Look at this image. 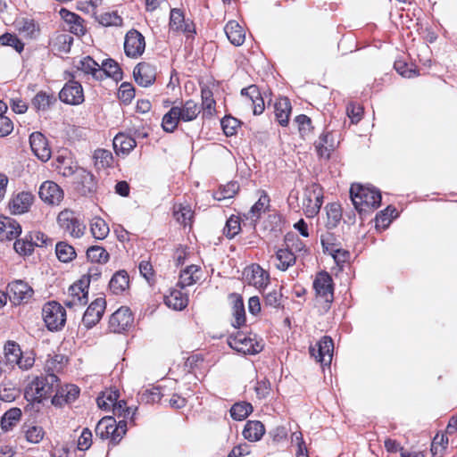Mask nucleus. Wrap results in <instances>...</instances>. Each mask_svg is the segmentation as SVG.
<instances>
[{"instance_id":"obj_1","label":"nucleus","mask_w":457,"mask_h":457,"mask_svg":"<svg viewBox=\"0 0 457 457\" xmlns=\"http://www.w3.org/2000/svg\"><path fill=\"white\" fill-rule=\"evenodd\" d=\"M350 196L355 209L360 212H370L379 207L381 194L371 187L361 184H353L350 188Z\"/></svg>"},{"instance_id":"obj_2","label":"nucleus","mask_w":457,"mask_h":457,"mask_svg":"<svg viewBox=\"0 0 457 457\" xmlns=\"http://www.w3.org/2000/svg\"><path fill=\"white\" fill-rule=\"evenodd\" d=\"M58 378L54 374L37 377L25 388V397L32 402L40 403L48 398L59 386Z\"/></svg>"},{"instance_id":"obj_3","label":"nucleus","mask_w":457,"mask_h":457,"mask_svg":"<svg viewBox=\"0 0 457 457\" xmlns=\"http://www.w3.org/2000/svg\"><path fill=\"white\" fill-rule=\"evenodd\" d=\"M228 345L243 354H256L263 349L262 340L256 334L237 332L228 338Z\"/></svg>"},{"instance_id":"obj_4","label":"nucleus","mask_w":457,"mask_h":457,"mask_svg":"<svg viewBox=\"0 0 457 457\" xmlns=\"http://www.w3.org/2000/svg\"><path fill=\"white\" fill-rule=\"evenodd\" d=\"M42 315L47 328L51 331L62 329L66 323V311L55 301L48 302L43 306Z\"/></svg>"},{"instance_id":"obj_5","label":"nucleus","mask_w":457,"mask_h":457,"mask_svg":"<svg viewBox=\"0 0 457 457\" xmlns=\"http://www.w3.org/2000/svg\"><path fill=\"white\" fill-rule=\"evenodd\" d=\"M323 204V191L320 185L312 183L308 185L303 193V209L306 217H315Z\"/></svg>"},{"instance_id":"obj_6","label":"nucleus","mask_w":457,"mask_h":457,"mask_svg":"<svg viewBox=\"0 0 457 457\" xmlns=\"http://www.w3.org/2000/svg\"><path fill=\"white\" fill-rule=\"evenodd\" d=\"M88 279L81 278L71 285L68 289V295L63 303L71 309L81 307L88 302Z\"/></svg>"},{"instance_id":"obj_7","label":"nucleus","mask_w":457,"mask_h":457,"mask_svg":"<svg viewBox=\"0 0 457 457\" xmlns=\"http://www.w3.org/2000/svg\"><path fill=\"white\" fill-rule=\"evenodd\" d=\"M7 297L14 305L28 303L32 297V287L23 280H15L8 284Z\"/></svg>"},{"instance_id":"obj_8","label":"nucleus","mask_w":457,"mask_h":457,"mask_svg":"<svg viewBox=\"0 0 457 457\" xmlns=\"http://www.w3.org/2000/svg\"><path fill=\"white\" fill-rule=\"evenodd\" d=\"M60 227L73 237L83 236L86 226L79 221L74 212L69 210L61 212L57 217Z\"/></svg>"},{"instance_id":"obj_9","label":"nucleus","mask_w":457,"mask_h":457,"mask_svg":"<svg viewBox=\"0 0 457 457\" xmlns=\"http://www.w3.org/2000/svg\"><path fill=\"white\" fill-rule=\"evenodd\" d=\"M310 354L323 365H330L333 358L334 343L331 337H323L314 345L310 346Z\"/></svg>"},{"instance_id":"obj_10","label":"nucleus","mask_w":457,"mask_h":457,"mask_svg":"<svg viewBox=\"0 0 457 457\" xmlns=\"http://www.w3.org/2000/svg\"><path fill=\"white\" fill-rule=\"evenodd\" d=\"M316 295L322 298L327 303L334 299V283L332 277L327 271L319 272L313 281Z\"/></svg>"},{"instance_id":"obj_11","label":"nucleus","mask_w":457,"mask_h":457,"mask_svg":"<svg viewBox=\"0 0 457 457\" xmlns=\"http://www.w3.org/2000/svg\"><path fill=\"white\" fill-rule=\"evenodd\" d=\"M134 320L129 308L120 307L114 312L109 319V329L113 333H121L128 330Z\"/></svg>"},{"instance_id":"obj_12","label":"nucleus","mask_w":457,"mask_h":457,"mask_svg":"<svg viewBox=\"0 0 457 457\" xmlns=\"http://www.w3.org/2000/svg\"><path fill=\"white\" fill-rule=\"evenodd\" d=\"M106 308L105 299L98 297L87 308L82 317V323L89 329L96 326L102 319Z\"/></svg>"},{"instance_id":"obj_13","label":"nucleus","mask_w":457,"mask_h":457,"mask_svg":"<svg viewBox=\"0 0 457 457\" xmlns=\"http://www.w3.org/2000/svg\"><path fill=\"white\" fill-rule=\"evenodd\" d=\"M145 48L144 36L136 29L129 30L125 37L124 51L127 56L137 58L142 55Z\"/></svg>"},{"instance_id":"obj_14","label":"nucleus","mask_w":457,"mask_h":457,"mask_svg":"<svg viewBox=\"0 0 457 457\" xmlns=\"http://www.w3.org/2000/svg\"><path fill=\"white\" fill-rule=\"evenodd\" d=\"M38 195L40 199L49 205H58L64 196L61 187L51 180H46L41 184Z\"/></svg>"},{"instance_id":"obj_15","label":"nucleus","mask_w":457,"mask_h":457,"mask_svg":"<svg viewBox=\"0 0 457 457\" xmlns=\"http://www.w3.org/2000/svg\"><path fill=\"white\" fill-rule=\"evenodd\" d=\"M59 98L62 102L71 104L79 105L84 102V92L80 83L70 80L61 90Z\"/></svg>"},{"instance_id":"obj_16","label":"nucleus","mask_w":457,"mask_h":457,"mask_svg":"<svg viewBox=\"0 0 457 457\" xmlns=\"http://www.w3.org/2000/svg\"><path fill=\"white\" fill-rule=\"evenodd\" d=\"M35 196L32 193L22 191L13 195L9 201L10 212L14 215L23 214L29 211L33 204Z\"/></svg>"},{"instance_id":"obj_17","label":"nucleus","mask_w":457,"mask_h":457,"mask_svg":"<svg viewBox=\"0 0 457 457\" xmlns=\"http://www.w3.org/2000/svg\"><path fill=\"white\" fill-rule=\"evenodd\" d=\"M245 281L258 289H262L267 286L269 282V273L265 271L260 265L253 264L244 270Z\"/></svg>"},{"instance_id":"obj_18","label":"nucleus","mask_w":457,"mask_h":457,"mask_svg":"<svg viewBox=\"0 0 457 457\" xmlns=\"http://www.w3.org/2000/svg\"><path fill=\"white\" fill-rule=\"evenodd\" d=\"M170 29L173 31H182L187 37H193L195 33V25L187 21L181 10L174 8L170 11Z\"/></svg>"},{"instance_id":"obj_19","label":"nucleus","mask_w":457,"mask_h":457,"mask_svg":"<svg viewBox=\"0 0 457 457\" xmlns=\"http://www.w3.org/2000/svg\"><path fill=\"white\" fill-rule=\"evenodd\" d=\"M29 144L34 154L42 162H47L51 157V149L46 137L40 132H34L29 137Z\"/></svg>"},{"instance_id":"obj_20","label":"nucleus","mask_w":457,"mask_h":457,"mask_svg":"<svg viewBox=\"0 0 457 457\" xmlns=\"http://www.w3.org/2000/svg\"><path fill=\"white\" fill-rule=\"evenodd\" d=\"M96 434L102 439H110L113 445L120 441L115 439L117 424L116 420L112 417H104L101 419L96 427Z\"/></svg>"},{"instance_id":"obj_21","label":"nucleus","mask_w":457,"mask_h":457,"mask_svg":"<svg viewBox=\"0 0 457 457\" xmlns=\"http://www.w3.org/2000/svg\"><path fill=\"white\" fill-rule=\"evenodd\" d=\"M133 75L139 86L148 87L155 81L156 71L150 63L140 62L135 67Z\"/></svg>"},{"instance_id":"obj_22","label":"nucleus","mask_w":457,"mask_h":457,"mask_svg":"<svg viewBox=\"0 0 457 457\" xmlns=\"http://www.w3.org/2000/svg\"><path fill=\"white\" fill-rule=\"evenodd\" d=\"M55 391L52 403L57 407L74 402L79 395V388L75 385H65L60 388L57 387Z\"/></svg>"},{"instance_id":"obj_23","label":"nucleus","mask_w":457,"mask_h":457,"mask_svg":"<svg viewBox=\"0 0 457 457\" xmlns=\"http://www.w3.org/2000/svg\"><path fill=\"white\" fill-rule=\"evenodd\" d=\"M0 222V240H12L17 238L21 233V226L15 220L1 216Z\"/></svg>"},{"instance_id":"obj_24","label":"nucleus","mask_w":457,"mask_h":457,"mask_svg":"<svg viewBox=\"0 0 457 457\" xmlns=\"http://www.w3.org/2000/svg\"><path fill=\"white\" fill-rule=\"evenodd\" d=\"M241 95L246 96L253 106L254 115H260L264 111V101L261 96L259 87L256 85H251L241 90Z\"/></svg>"},{"instance_id":"obj_25","label":"nucleus","mask_w":457,"mask_h":457,"mask_svg":"<svg viewBox=\"0 0 457 457\" xmlns=\"http://www.w3.org/2000/svg\"><path fill=\"white\" fill-rule=\"evenodd\" d=\"M202 269L198 265H189L180 271L178 286L181 288L192 286L202 278Z\"/></svg>"},{"instance_id":"obj_26","label":"nucleus","mask_w":457,"mask_h":457,"mask_svg":"<svg viewBox=\"0 0 457 457\" xmlns=\"http://www.w3.org/2000/svg\"><path fill=\"white\" fill-rule=\"evenodd\" d=\"M314 146L320 157L328 159L331 152L335 149V141L331 132L322 133L315 141Z\"/></svg>"},{"instance_id":"obj_27","label":"nucleus","mask_w":457,"mask_h":457,"mask_svg":"<svg viewBox=\"0 0 457 457\" xmlns=\"http://www.w3.org/2000/svg\"><path fill=\"white\" fill-rule=\"evenodd\" d=\"M224 31L229 42L236 46H242L245 39V32L244 29L236 21H229L225 28Z\"/></svg>"},{"instance_id":"obj_28","label":"nucleus","mask_w":457,"mask_h":457,"mask_svg":"<svg viewBox=\"0 0 457 457\" xmlns=\"http://www.w3.org/2000/svg\"><path fill=\"white\" fill-rule=\"evenodd\" d=\"M332 238V234L327 232L326 234H322L320 237V241L323 248L326 251H329L331 255L333 256L334 260L337 263H344L347 262L349 259L350 253L349 252L336 248L333 244H330L329 241Z\"/></svg>"},{"instance_id":"obj_29","label":"nucleus","mask_w":457,"mask_h":457,"mask_svg":"<svg viewBox=\"0 0 457 457\" xmlns=\"http://www.w3.org/2000/svg\"><path fill=\"white\" fill-rule=\"evenodd\" d=\"M232 301L233 326L239 328L245 322V311L243 298L240 295L233 293L229 295Z\"/></svg>"},{"instance_id":"obj_30","label":"nucleus","mask_w":457,"mask_h":457,"mask_svg":"<svg viewBox=\"0 0 457 457\" xmlns=\"http://www.w3.org/2000/svg\"><path fill=\"white\" fill-rule=\"evenodd\" d=\"M164 303L169 308L181 311L187 306L188 297L180 290L172 289L169 295L164 296Z\"/></svg>"},{"instance_id":"obj_31","label":"nucleus","mask_w":457,"mask_h":457,"mask_svg":"<svg viewBox=\"0 0 457 457\" xmlns=\"http://www.w3.org/2000/svg\"><path fill=\"white\" fill-rule=\"evenodd\" d=\"M274 112L278 122L281 126H287L291 113V104L288 98L280 97L274 104Z\"/></svg>"},{"instance_id":"obj_32","label":"nucleus","mask_w":457,"mask_h":457,"mask_svg":"<svg viewBox=\"0 0 457 457\" xmlns=\"http://www.w3.org/2000/svg\"><path fill=\"white\" fill-rule=\"evenodd\" d=\"M129 278L125 270H119L113 274L110 282L109 288L114 295H120L129 288Z\"/></svg>"},{"instance_id":"obj_33","label":"nucleus","mask_w":457,"mask_h":457,"mask_svg":"<svg viewBox=\"0 0 457 457\" xmlns=\"http://www.w3.org/2000/svg\"><path fill=\"white\" fill-rule=\"evenodd\" d=\"M136 145V140L124 133H119L113 138V148L117 154H128Z\"/></svg>"},{"instance_id":"obj_34","label":"nucleus","mask_w":457,"mask_h":457,"mask_svg":"<svg viewBox=\"0 0 457 457\" xmlns=\"http://www.w3.org/2000/svg\"><path fill=\"white\" fill-rule=\"evenodd\" d=\"M265 433L263 424L258 420H248L243 430V436L250 442L259 441Z\"/></svg>"},{"instance_id":"obj_35","label":"nucleus","mask_w":457,"mask_h":457,"mask_svg":"<svg viewBox=\"0 0 457 457\" xmlns=\"http://www.w3.org/2000/svg\"><path fill=\"white\" fill-rule=\"evenodd\" d=\"M98 73L101 76V80L105 77L112 78L115 80L121 79L122 78L121 69L118 62L113 59H107L104 61L102 65H100V71H98Z\"/></svg>"},{"instance_id":"obj_36","label":"nucleus","mask_w":457,"mask_h":457,"mask_svg":"<svg viewBox=\"0 0 457 457\" xmlns=\"http://www.w3.org/2000/svg\"><path fill=\"white\" fill-rule=\"evenodd\" d=\"M200 112L199 105L193 100H187L181 106H179V117L181 121L184 122L195 120Z\"/></svg>"},{"instance_id":"obj_37","label":"nucleus","mask_w":457,"mask_h":457,"mask_svg":"<svg viewBox=\"0 0 457 457\" xmlns=\"http://www.w3.org/2000/svg\"><path fill=\"white\" fill-rule=\"evenodd\" d=\"M295 255L287 247L280 248L276 252V267L280 270H287L295 263Z\"/></svg>"},{"instance_id":"obj_38","label":"nucleus","mask_w":457,"mask_h":457,"mask_svg":"<svg viewBox=\"0 0 457 457\" xmlns=\"http://www.w3.org/2000/svg\"><path fill=\"white\" fill-rule=\"evenodd\" d=\"M22 351L20 345L14 341H7L4 347L5 364L13 368L19 361Z\"/></svg>"},{"instance_id":"obj_39","label":"nucleus","mask_w":457,"mask_h":457,"mask_svg":"<svg viewBox=\"0 0 457 457\" xmlns=\"http://www.w3.org/2000/svg\"><path fill=\"white\" fill-rule=\"evenodd\" d=\"M38 244L37 241H34L32 233L27 234L24 237L17 239L14 242L13 247L17 253L20 255H29L33 253L35 245Z\"/></svg>"},{"instance_id":"obj_40","label":"nucleus","mask_w":457,"mask_h":457,"mask_svg":"<svg viewBox=\"0 0 457 457\" xmlns=\"http://www.w3.org/2000/svg\"><path fill=\"white\" fill-rule=\"evenodd\" d=\"M21 411L19 408H12L4 412L1 418V428L4 432H8L20 421Z\"/></svg>"},{"instance_id":"obj_41","label":"nucleus","mask_w":457,"mask_h":457,"mask_svg":"<svg viewBox=\"0 0 457 457\" xmlns=\"http://www.w3.org/2000/svg\"><path fill=\"white\" fill-rule=\"evenodd\" d=\"M270 198L267 194L262 193L258 201L252 206L247 213L246 218L250 219L252 222H256L262 212L269 208Z\"/></svg>"},{"instance_id":"obj_42","label":"nucleus","mask_w":457,"mask_h":457,"mask_svg":"<svg viewBox=\"0 0 457 457\" xmlns=\"http://www.w3.org/2000/svg\"><path fill=\"white\" fill-rule=\"evenodd\" d=\"M179 106H173L164 114L162 121V127L166 132H173L180 121Z\"/></svg>"},{"instance_id":"obj_43","label":"nucleus","mask_w":457,"mask_h":457,"mask_svg":"<svg viewBox=\"0 0 457 457\" xmlns=\"http://www.w3.org/2000/svg\"><path fill=\"white\" fill-rule=\"evenodd\" d=\"M90 230L96 239H104L109 234V226L100 217H95L90 222Z\"/></svg>"},{"instance_id":"obj_44","label":"nucleus","mask_w":457,"mask_h":457,"mask_svg":"<svg viewBox=\"0 0 457 457\" xmlns=\"http://www.w3.org/2000/svg\"><path fill=\"white\" fill-rule=\"evenodd\" d=\"M325 209L327 212V228H336L342 218V211L340 205L333 203L328 204Z\"/></svg>"},{"instance_id":"obj_45","label":"nucleus","mask_w":457,"mask_h":457,"mask_svg":"<svg viewBox=\"0 0 457 457\" xmlns=\"http://www.w3.org/2000/svg\"><path fill=\"white\" fill-rule=\"evenodd\" d=\"M202 96V108L204 111L203 116L210 118L215 112V100L212 97V93L208 88H203L201 91Z\"/></svg>"},{"instance_id":"obj_46","label":"nucleus","mask_w":457,"mask_h":457,"mask_svg":"<svg viewBox=\"0 0 457 457\" xmlns=\"http://www.w3.org/2000/svg\"><path fill=\"white\" fill-rule=\"evenodd\" d=\"M18 26L20 33L28 38H36L39 35V27L33 20L23 19Z\"/></svg>"},{"instance_id":"obj_47","label":"nucleus","mask_w":457,"mask_h":457,"mask_svg":"<svg viewBox=\"0 0 457 457\" xmlns=\"http://www.w3.org/2000/svg\"><path fill=\"white\" fill-rule=\"evenodd\" d=\"M55 253L59 261L62 262H69L76 257V252L73 246L65 242L56 244Z\"/></svg>"},{"instance_id":"obj_48","label":"nucleus","mask_w":457,"mask_h":457,"mask_svg":"<svg viewBox=\"0 0 457 457\" xmlns=\"http://www.w3.org/2000/svg\"><path fill=\"white\" fill-rule=\"evenodd\" d=\"M93 159L95 167L98 170L110 167L113 160L112 153L105 149L96 150Z\"/></svg>"},{"instance_id":"obj_49","label":"nucleus","mask_w":457,"mask_h":457,"mask_svg":"<svg viewBox=\"0 0 457 457\" xmlns=\"http://www.w3.org/2000/svg\"><path fill=\"white\" fill-rule=\"evenodd\" d=\"M193 211L188 205L176 204L173 208V215L178 222L187 226L193 218Z\"/></svg>"},{"instance_id":"obj_50","label":"nucleus","mask_w":457,"mask_h":457,"mask_svg":"<svg viewBox=\"0 0 457 457\" xmlns=\"http://www.w3.org/2000/svg\"><path fill=\"white\" fill-rule=\"evenodd\" d=\"M253 411V406L246 402L237 403L230 409V415L236 420H243Z\"/></svg>"},{"instance_id":"obj_51","label":"nucleus","mask_w":457,"mask_h":457,"mask_svg":"<svg viewBox=\"0 0 457 457\" xmlns=\"http://www.w3.org/2000/svg\"><path fill=\"white\" fill-rule=\"evenodd\" d=\"M79 69L87 74H91L96 79L101 80V76L98 73L100 65L90 56H86L79 62Z\"/></svg>"},{"instance_id":"obj_52","label":"nucleus","mask_w":457,"mask_h":457,"mask_svg":"<svg viewBox=\"0 0 457 457\" xmlns=\"http://www.w3.org/2000/svg\"><path fill=\"white\" fill-rule=\"evenodd\" d=\"M87 256L91 262L97 263H105L109 260L108 252L98 245L89 247L87 251Z\"/></svg>"},{"instance_id":"obj_53","label":"nucleus","mask_w":457,"mask_h":457,"mask_svg":"<svg viewBox=\"0 0 457 457\" xmlns=\"http://www.w3.org/2000/svg\"><path fill=\"white\" fill-rule=\"evenodd\" d=\"M138 395H139L140 401L145 403H157V402L161 401V399L162 397V394L161 393V388L158 386L152 387L149 389H145V390L141 391L138 394Z\"/></svg>"},{"instance_id":"obj_54","label":"nucleus","mask_w":457,"mask_h":457,"mask_svg":"<svg viewBox=\"0 0 457 457\" xmlns=\"http://www.w3.org/2000/svg\"><path fill=\"white\" fill-rule=\"evenodd\" d=\"M24 433L27 441L31 444L40 443L45 436V430L40 426H29Z\"/></svg>"},{"instance_id":"obj_55","label":"nucleus","mask_w":457,"mask_h":457,"mask_svg":"<svg viewBox=\"0 0 457 457\" xmlns=\"http://www.w3.org/2000/svg\"><path fill=\"white\" fill-rule=\"evenodd\" d=\"M396 212L395 207L388 206L376 216V227L386 228L389 226L394 214Z\"/></svg>"},{"instance_id":"obj_56","label":"nucleus","mask_w":457,"mask_h":457,"mask_svg":"<svg viewBox=\"0 0 457 457\" xmlns=\"http://www.w3.org/2000/svg\"><path fill=\"white\" fill-rule=\"evenodd\" d=\"M223 132L226 136L230 137L237 133L240 126V121L231 116H225L220 121Z\"/></svg>"},{"instance_id":"obj_57","label":"nucleus","mask_w":457,"mask_h":457,"mask_svg":"<svg viewBox=\"0 0 457 457\" xmlns=\"http://www.w3.org/2000/svg\"><path fill=\"white\" fill-rule=\"evenodd\" d=\"M240 230L241 226L239 218L231 216L226 222L223 233L228 238H233L240 232Z\"/></svg>"},{"instance_id":"obj_58","label":"nucleus","mask_w":457,"mask_h":457,"mask_svg":"<svg viewBox=\"0 0 457 457\" xmlns=\"http://www.w3.org/2000/svg\"><path fill=\"white\" fill-rule=\"evenodd\" d=\"M0 44L2 46H12L18 53H21L24 48V44L18 38V37L10 33H4L0 36Z\"/></svg>"},{"instance_id":"obj_59","label":"nucleus","mask_w":457,"mask_h":457,"mask_svg":"<svg viewBox=\"0 0 457 457\" xmlns=\"http://www.w3.org/2000/svg\"><path fill=\"white\" fill-rule=\"evenodd\" d=\"M98 21L103 26H120L122 23V19L116 12H108L102 13L98 17Z\"/></svg>"},{"instance_id":"obj_60","label":"nucleus","mask_w":457,"mask_h":457,"mask_svg":"<svg viewBox=\"0 0 457 457\" xmlns=\"http://www.w3.org/2000/svg\"><path fill=\"white\" fill-rule=\"evenodd\" d=\"M53 101V97L45 92L37 93L32 99V105L38 111L46 110Z\"/></svg>"},{"instance_id":"obj_61","label":"nucleus","mask_w":457,"mask_h":457,"mask_svg":"<svg viewBox=\"0 0 457 457\" xmlns=\"http://www.w3.org/2000/svg\"><path fill=\"white\" fill-rule=\"evenodd\" d=\"M264 304L272 308L282 306V294L280 290L273 289L264 295Z\"/></svg>"},{"instance_id":"obj_62","label":"nucleus","mask_w":457,"mask_h":457,"mask_svg":"<svg viewBox=\"0 0 457 457\" xmlns=\"http://www.w3.org/2000/svg\"><path fill=\"white\" fill-rule=\"evenodd\" d=\"M285 245L291 252L300 253L305 251V245L303 242L293 234H287L285 237Z\"/></svg>"},{"instance_id":"obj_63","label":"nucleus","mask_w":457,"mask_h":457,"mask_svg":"<svg viewBox=\"0 0 457 457\" xmlns=\"http://www.w3.org/2000/svg\"><path fill=\"white\" fill-rule=\"evenodd\" d=\"M238 185L236 182L227 184L221 190L215 193L214 198L218 201L233 197L238 191Z\"/></svg>"},{"instance_id":"obj_64","label":"nucleus","mask_w":457,"mask_h":457,"mask_svg":"<svg viewBox=\"0 0 457 457\" xmlns=\"http://www.w3.org/2000/svg\"><path fill=\"white\" fill-rule=\"evenodd\" d=\"M119 99L124 104H129L135 97V89L129 83H122L118 91Z\"/></svg>"}]
</instances>
